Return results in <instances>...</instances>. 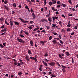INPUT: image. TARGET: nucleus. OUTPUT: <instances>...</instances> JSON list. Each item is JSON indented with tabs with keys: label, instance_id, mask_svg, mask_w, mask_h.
Instances as JSON below:
<instances>
[{
	"label": "nucleus",
	"instance_id": "obj_19",
	"mask_svg": "<svg viewBox=\"0 0 78 78\" xmlns=\"http://www.w3.org/2000/svg\"><path fill=\"white\" fill-rule=\"evenodd\" d=\"M44 56L45 57H47V56H48V53H47V52L45 53Z\"/></svg>",
	"mask_w": 78,
	"mask_h": 78
},
{
	"label": "nucleus",
	"instance_id": "obj_5",
	"mask_svg": "<svg viewBox=\"0 0 78 78\" xmlns=\"http://www.w3.org/2000/svg\"><path fill=\"white\" fill-rule=\"evenodd\" d=\"M25 8H26V9H27V10H28V12H30V9H29V8H28V7L27 5H26Z\"/></svg>",
	"mask_w": 78,
	"mask_h": 78
},
{
	"label": "nucleus",
	"instance_id": "obj_42",
	"mask_svg": "<svg viewBox=\"0 0 78 78\" xmlns=\"http://www.w3.org/2000/svg\"><path fill=\"white\" fill-rule=\"evenodd\" d=\"M46 2V0H44V5H46V4H47V2Z\"/></svg>",
	"mask_w": 78,
	"mask_h": 78
},
{
	"label": "nucleus",
	"instance_id": "obj_56",
	"mask_svg": "<svg viewBox=\"0 0 78 78\" xmlns=\"http://www.w3.org/2000/svg\"><path fill=\"white\" fill-rule=\"evenodd\" d=\"M72 63H74V60H73V58H72Z\"/></svg>",
	"mask_w": 78,
	"mask_h": 78
},
{
	"label": "nucleus",
	"instance_id": "obj_50",
	"mask_svg": "<svg viewBox=\"0 0 78 78\" xmlns=\"http://www.w3.org/2000/svg\"><path fill=\"white\" fill-rule=\"evenodd\" d=\"M30 12H34V11H33V10L32 8H31L30 9Z\"/></svg>",
	"mask_w": 78,
	"mask_h": 78
},
{
	"label": "nucleus",
	"instance_id": "obj_12",
	"mask_svg": "<svg viewBox=\"0 0 78 78\" xmlns=\"http://www.w3.org/2000/svg\"><path fill=\"white\" fill-rule=\"evenodd\" d=\"M13 23H14L15 25H19V23L17 22L13 21Z\"/></svg>",
	"mask_w": 78,
	"mask_h": 78
},
{
	"label": "nucleus",
	"instance_id": "obj_2",
	"mask_svg": "<svg viewBox=\"0 0 78 78\" xmlns=\"http://www.w3.org/2000/svg\"><path fill=\"white\" fill-rule=\"evenodd\" d=\"M29 59H32V60H34V61H35V62H37V57L36 55H35V57L34 58V57H30Z\"/></svg>",
	"mask_w": 78,
	"mask_h": 78
},
{
	"label": "nucleus",
	"instance_id": "obj_13",
	"mask_svg": "<svg viewBox=\"0 0 78 78\" xmlns=\"http://www.w3.org/2000/svg\"><path fill=\"white\" fill-rule=\"evenodd\" d=\"M51 9H52V10H53V11H58V9H55V8H54V7H52L51 8Z\"/></svg>",
	"mask_w": 78,
	"mask_h": 78
},
{
	"label": "nucleus",
	"instance_id": "obj_15",
	"mask_svg": "<svg viewBox=\"0 0 78 78\" xmlns=\"http://www.w3.org/2000/svg\"><path fill=\"white\" fill-rule=\"evenodd\" d=\"M58 23L60 24V25H61V27H62V22L61 21H59L58 22Z\"/></svg>",
	"mask_w": 78,
	"mask_h": 78
},
{
	"label": "nucleus",
	"instance_id": "obj_7",
	"mask_svg": "<svg viewBox=\"0 0 78 78\" xmlns=\"http://www.w3.org/2000/svg\"><path fill=\"white\" fill-rule=\"evenodd\" d=\"M9 23L10 25V27H12V26H13V22L10 21Z\"/></svg>",
	"mask_w": 78,
	"mask_h": 78
},
{
	"label": "nucleus",
	"instance_id": "obj_23",
	"mask_svg": "<svg viewBox=\"0 0 78 78\" xmlns=\"http://www.w3.org/2000/svg\"><path fill=\"white\" fill-rule=\"evenodd\" d=\"M58 55L59 56V57L61 58V59H62V58H63V57L60 54H59Z\"/></svg>",
	"mask_w": 78,
	"mask_h": 78
},
{
	"label": "nucleus",
	"instance_id": "obj_31",
	"mask_svg": "<svg viewBox=\"0 0 78 78\" xmlns=\"http://www.w3.org/2000/svg\"><path fill=\"white\" fill-rule=\"evenodd\" d=\"M61 66L63 68V69H66V68H67V67H66V66H64L62 65Z\"/></svg>",
	"mask_w": 78,
	"mask_h": 78
},
{
	"label": "nucleus",
	"instance_id": "obj_21",
	"mask_svg": "<svg viewBox=\"0 0 78 78\" xmlns=\"http://www.w3.org/2000/svg\"><path fill=\"white\" fill-rule=\"evenodd\" d=\"M71 30H72V29H70V28H68L66 29V30L67 32H69V31H71Z\"/></svg>",
	"mask_w": 78,
	"mask_h": 78
},
{
	"label": "nucleus",
	"instance_id": "obj_35",
	"mask_svg": "<svg viewBox=\"0 0 78 78\" xmlns=\"http://www.w3.org/2000/svg\"><path fill=\"white\" fill-rule=\"evenodd\" d=\"M0 47H1V48H3V47H4V46L3 45V44H0Z\"/></svg>",
	"mask_w": 78,
	"mask_h": 78
},
{
	"label": "nucleus",
	"instance_id": "obj_44",
	"mask_svg": "<svg viewBox=\"0 0 78 78\" xmlns=\"http://www.w3.org/2000/svg\"><path fill=\"white\" fill-rule=\"evenodd\" d=\"M49 38V40H51V39H52V38H53L52 37V36H50Z\"/></svg>",
	"mask_w": 78,
	"mask_h": 78
},
{
	"label": "nucleus",
	"instance_id": "obj_55",
	"mask_svg": "<svg viewBox=\"0 0 78 78\" xmlns=\"http://www.w3.org/2000/svg\"><path fill=\"white\" fill-rule=\"evenodd\" d=\"M20 66H21L23 64V62H21L20 63Z\"/></svg>",
	"mask_w": 78,
	"mask_h": 78
},
{
	"label": "nucleus",
	"instance_id": "obj_46",
	"mask_svg": "<svg viewBox=\"0 0 78 78\" xmlns=\"http://www.w3.org/2000/svg\"><path fill=\"white\" fill-rule=\"evenodd\" d=\"M28 28L29 30H31L32 29V27L31 26H29L28 27Z\"/></svg>",
	"mask_w": 78,
	"mask_h": 78
},
{
	"label": "nucleus",
	"instance_id": "obj_33",
	"mask_svg": "<svg viewBox=\"0 0 78 78\" xmlns=\"http://www.w3.org/2000/svg\"><path fill=\"white\" fill-rule=\"evenodd\" d=\"M23 32L25 33V34H27V35H28V33L27 32V31H23Z\"/></svg>",
	"mask_w": 78,
	"mask_h": 78
},
{
	"label": "nucleus",
	"instance_id": "obj_64",
	"mask_svg": "<svg viewBox=\"0 0 78 78\" xmlns=\"http://www.w3.org/2000/svg\"><path fill=\"white\" fill-rule=\"evenodd\" d=\"M57 4H61V2H60V1H58L57 2Z\"/></svg>",
	"mask_w": 78,
	"mask_h": 78
},
{
	"label": "nucleus",
	"instance_id": "obj_63",
	"mask_svg": "<svg viewBox=\"0 0 78 78\" xmlns=\"http://www.w3.org/2000/svg\"><path fill=\"white\" fill-rule=\"evenodd\" d=\"M70 26H71V25L70 24H69L67 25V27H70Z\"/></svg>",
	"mask_w": 78,
	"mask_h": 78
},
{
	"label": "nucleus",
	"instance_id": "obj_49",
	"mask_svg": "<svg viewBox=\"0 0 78 78\" xmlns=\"http://www.w3.org/2000/svg\"><path fill=\"white\" fill-rule=\"evenodd\" d=\"M23 23H28V21L27 20L24 21Z\"/></svg>",
	"mask_w": 78,
	"mask_h": 78
},
{
	"label": "nucleus",
	"instance_id": "obj_9",
	"mask_svg": "<svg viewBox=\"0 0 78 78\" xmlns=\"http://www.w3.org/2000/svg\"><path fill=\"white\" fill-rule=\"evenodd\" d=\"M32 15L33 16V18L34 19L36 18V16L35 15V14L34 13H32Z\"/></svg>",
	"mask_w": 78,
	"mask_h": 78
},
{
	"label": "nucleus",
	"instance_id": "obj_22",
	"mask_svg": "<svg viewBox=\"0 0 78 78\" xmlns=\"http://www.w3.org/2000/svg\"><path fill=\"white\" fill-rule=\"evenodd\" d=\"M6 31V29H2L1 30V33H3V32H4V31Z\"/></svg>",
	"mask_w": 78,
	"mask_h": 78
},
{
	"label": "nucleus",
	"instance_id": "obj_51",
	"mask_svg": "<svg viewBox=\"0 0 78 78\" xmlns=\"http://www.w3.org/2000/svg\"><path fill=\"white\" fill-rule=\"evenodd\" d=\"M20 36V37H24V36L22 35H21L20 34L19 35Z\"/></svg>",
	"mask_w": 78,
	"mask_h": 78
},
{
	"label": "nucleus",
	"instance_id": "obj_61",
	"mask_svg": "<svg viewBox=\"0 0 78 78\" xmlns=\"http://www.w3.org/2000/svg\"><path fill=\"white\" fill-rule=\"evenodd\" d=\"M17 66L19 67V66H20V63H18V64L17 65Z\"/></svg>",
	"mask_w": 78,
	"mask_h": 78
},
{
	"label": "nucleus",
	"instance_id": "obj_18",
	"mask_svg": "<svg viewBox=\"0 0 78 78\" xmlns=\"http://www.w3.org/2000/svg\"><path fill=\"white\" fill-rule=\"evenodd\" d=\"M8 3V0H5L4 1V4H7Z\"/></svg>",
	"mask_w": 78,
	"mask_h": 78
},
{
	"label": "nucleus",
	"instance_id": "obj_16",
	"mask_svg": "<svg viewBox=\"0 0 78 78\" xmlns=\"http://www.w3.org/2000/svg\"><path fill=\"white\" fill-rule=\"evenodd\" d=\"M43 63L44 65L45 66H48V65H47V64L46 62H44V61H43Z\"/></svg>",
	"mask_w": 78,
	"mask_h": 78
},
{
	"label": "nucleus",
	"instance_id": "obj_37",
	"mask_svg": "<svg viewBox=\"0 0 78 78\" xmlns=\"http://www.w3.org/2000/svg\"><path fill=\"white\" fill-rule=\"evenodd\" d=\"M28 53L29 54H31L32 53H31V51L30 50H28Z\"/></svg>",
	"mask_w": 78,
	"mask_h": 78
},
{
	"label": "nucleus",
	"instance_id": "obj_62",
	"mask_svg": "<svg viewBox=\"0 0 78 78\" xmlns=\"http://www.w3.org/2000/svg\"><path fill=\"white\" fill-rule=\"evenodd\" d=\"M62 17H64V18H66V16H64V15L62 14Z\"/></svg>",
	"mask_w": 78,
	"mask_h": 78
},
{
	"label": "nucleus",
	"instance_id": "obj_28",
	"mask_svg": "<svg viewBox=\"0 0 78 78\" xmlns=\"http://www.w3.org/2000/svg\"><path fill=\"white\" fill-rule=\"evenodd\" d=\"M48 4L50 6H51V5H52V2H51V1H50L49 2Z\"/></svg>",
	"mask_w": 78,
	"mask_h": 78
},
{
	"label": "nucleus",
	"instance_id": "obj_41",
	"mask_svg": "<svg viewBox=\"0 0 78 78\" xmlns=\"http://www.w3.org/2000/svg\"><path fill=\"white\" fill-rule=\"evenodd\" d=\"M52 34H54V35H56L57 34V33H55L53 32H52Z\"/></svg>",
	"mask_w": 78,
	"mask_h": 78
},
{
	"label": "nucleus",
	"instance_id": "obj_52",
	"mask_svg": "<svg viewBox=\"0 0 78 78\" xmlns=\"http://www.w3.org/2000/svg\"><path fill=\"white\" fill-rule=\"evenodd\" d=\"M46 28L47 29H48V30L50 29V27H49V26H46Z\"/></svg>",
	"mask_w": 78,
	"mask_h": 78
},
{
	"label": "nucleus",
	"instance_id": "obj_60",
	"mask_svg": "<svg viewBox=\"0 0 78 78\" xmlns=\"http://www.w3.org/2000/svg\"><path fill=\"white\" fill-rule=\"evenodd\" d=\"M39 70H40V71H42V68L41 67H40L39 68Z\"/></svg>",
	"mask_w": 78,
	"mask_h": 78
},
{
	"label": "nucleus",
	"instance_id": "obj_34",
	"mask_svg": "<svg viewBox=\"0 0 78 78\" xmlns=\"http://www.w3.org/2000/svg\"><path fill=\"white\" fill-rule=\"evenodd\" d=\"M62 5L63 6V7H66V5L65 4H62Z\"/></svg>",
	"mask_w": 78,
	"mask_h": 78
},
{
	"label": "nucleus",
	"instance_id": "obj_25",
	"mask_svg": "<svg viewBox=\"0 0 78 78\" xmlns=\"http://www.w3.org/2000/svg\"><path fill=\"white\" fill-rule=\"evenodd\" d=\"M48 20L49 22H51V21H52L51 18H48Z\"/></svg>",
	"mask_w": 78,
	"mask_h": 78
},
{
	"label": "nucleus",
	"instance_id": "obj_29",
	"mask_svg": "<svg viewBox=\"0 0 78 78\" xmlns=\"http://www.w3.org/2000/svg\"><path fill=\"white\" fill-rule=\"evenodd\" d=\"M19 19H20V20H21V22L23 23L24 21L25 20H23L22 18H19Z\"/></svg>",
	"mask_w": 78,
	"mask_h": 78
},
{
	"label": "nucleus",
	"instance_id": "obj_57",
	"mask_svg": "<svg viewBox=\"0 0 78 78\" xmlns=\"http://www.w3.org/2000/svg\"><path fill=\"white\" fill-rule=\"evenodd\" d=\"M41 32H42L43 33H46V32H45V30H42L41 31Z\"/></svg>",
	"mask_w": 78,
	"mask_h": 78
},
{
	"label": "nucleus",
	"instance_id": "obj_4",
	"mask_svg": "<svg viewBox=\"0 0 78 78\" xmlns=\"http://www.w3.org/2000/svg\"><path fill=\"white\" fill-rule=\"evenodd\" d=\"M49 65L51 66H54V65L55 64V63L54 62H51L49 63Z\"/></svg>",
	"mask_w": 78,
	"mask_h": 78
},
{
	"label": "nucleus",
	"instance_id": "obj_3",
	"mask_svg": "<svg viewBox=\"0 0 78 78\" xmlns=\"http://www.w3.org/2000/svg\"><path fill=\"white\" fill-rule=\"evenodd\" d=\"M25 59L27 61H30V58L28 57V56L26 55L25 56Z\"/></svg>",
	"mask_w": 78,
	"mask_h": 78
},
{
	"label": "nucleus",
	"instance_id": "obj_8",
	"mask_svg": "<svg viewBox=\"0 0 78 78\" xmlns=\"http://www.w3.org/2000/svg\"><path fill=\"white\" fill-rule=\"evenodd\" d=\"M4 7L5 8V9L6 10H7V11H8V9L9 8H8V6H7V5H4Z\"/></svg>",
	"mask_w": 78,
	"mask_h": 78
},
{
	"label": "nucleus",
	"instance_id": "obj_10",
	"mask_svg": "<svg viewBox=\"0 0 78 78\" xmlns=\"http://www.w3.org/2000/svg\"><path fill=\"white\" fill-rule=\"evenodd\" d=\"M52 1V4L54 5L55 3H56V0H51Z\"/></svg>",
	"mask_w": 78,
	"mask_h": 78
},
{
	"label": "nucleus",
	"instance_id": "obj_1",
	"mask_svg": "<svg viewBox=\"0 0 78 78\" xmlns=\"http://www.w3.org/2000/svg\"><path fill=\"white\" fill-rule=\"evenodd\" d=\"M17 41L18 42H20V43H21V44H25V41L23 40L22 39H20L19 37H17Z\"/></svg>",
	"mask_w": 78,
	"mask_h": 78
},
{
	"label": "nucleus",
	"instance_id": "obj_36",
	"mask_svg": "<svg viewBox=\"0 0 78 78\" xmlns=\"http://www.w3.org/2000/svg\"><path fill=\"white\" fill-rule=\"evenodd\" d=\"M5 20V18H1L0 19V20H1V21H3V20Z\"/></svg>",
	"mask_w": 78,
	"mask_h": 78
},
{
	"label": "nucleus",
	"instance_id": "obj_59",
	"mask_svg": "<svg viewBox=\"0 0 78 78\" xmlns=\"http://www.w3.org/2000/svg\"><path fill=\"white\" fill-rule=\"evenodd\" d=\"M6 43H3V45L4 46H6Z\"/></svg>",
	"mask_w": 78,
	"mask_h": 78
},
{
	"label": "nucleus",
	"instance_id": "obj_17",
	"mask_svg": "<svg viewBox=\"0 0 78 78\" xmlns=\"http://www.w3.org/2000/svg\"><path fill=\"white\" fill-rule=\"evenodd\" d=\"M65 53L67 56H70V54H69V51L66 52Z\"/></svg>",
	"mask_w": 78,
	"mask_h": 78
},
{
	"label": "nucleus",
	"instance_id": "obj_54",
	"mask_svg": "<svg viewBox=\"0 0 78 78\" xmlns=\"http://www.w3.org/2000/svg\"><path fill=\"white\" fill-rule=\"evenodd\" d=\"M57 64H58V66H59V67H61V65H60V64H59V63H58V62H57Z\"/></svg>",
	"mask_w": 78,
	"mask_h": 78
},
{
	"label": "nucleus",
	"instance_id": "obj_27",
	"mask_svg": "<svg viewBox=\"0 0 78 78\" xmlns=\"http://www.w3.org/2000/svg\"><path fill=\"white\" fill-rule=\"evenodd\" d=\"M5 23L6 25H9V23H8L6 21V20H5Z\"/></svg>",
	"mask_w": 78,
	"mask_h": 78
},
{
	"label": "nucleus",
	"instance_id": "obj_53",
	"mask_svg": "<svg viewBox=\"0 0 78 78\" xmlns=\"http://www.w3.org/2000/svg\"><path fill=\"white\" fill-rule=\"evenodd\" d=\"M68 15L69 16H73V14H69Z\"/></svg>",
	"mask_w": 78,
	"mask_h": 78
},
{
	"label": "nucleus",
	"instance_id": "obj_11",
	"mask_svg": "<svg viewBox=\"0 0 78 78\" xmlns=\"http://www.w3.org/2000/svg\"><path fill=\"white\" fill-rule=\"evenodd\" d=\"M52 42L54 43V44H55V45H56V44H57V42L56 41H55V40H53L52 41Z\"/></svg>",
	"mask_w": 78,
	"mask_h": 78
},
{
	"label": "nucleus",
	"instance_id": "obj_20",
	"mask_svg": "<svg viewBox=\"0 0 78 78\" xmlns=\"http://www.w3.org/2000/svg\"><path fill=\"white\" fill-rule=\"evenodd\" d=\"M58 36H59V38H57V40H58V41H59V40H60V39H61V35H59Z\"/></svg>",
	"mask_w": 78,
	"mask_h": 78
},
{
	"label": "nucleus",
	"instance_id": "obj_47",
	"mask_svg": "<svg viewBox=\"0 0 78 78\" xmlns=\"http://www.w3.org/2000/svg\"><path fill=\"white\" fill-rule=\"evenodd\" d=\"M52 19L53 20V22H54L55 21V17L53 16H52Z\"/></svg>",
	"mask_w": 78,
	"mask_h": 78
},
{
	"label": "nucleus",
	"instance_id": "obj_43",
	"mask_svg": "<svg viewBox=\"0 0 78 78\" xmlns=\"http://www.w3.org/2000/svg\"><path fill=\"white\" fill-rule=\"evenodd\" d=\"M5 26L3 25V26H2L1 28H2V29H3V28H5Z\"/></svg>",
	"mask_w": 78,
	"mask_h": 78
},
{
	"label": "nucleus",
	"instance_id": "obj_40",
	"mask_svg": "<svg viewBox=\"0 0 78 78\" xmlns=\"http://www.w3.org/2000/svg\"><path fill=\"white\" fill-rule=\"evenodd\" d=\"M68 2H69L70 4H72V1H71V0H69L68 1Z\"/></svg>",
	"mask_w": 78,
	"mask_h": 78
},
{
	"label": "nucleus",
	"instance_id": "obj_38",
	"mask_svg": "<svg viewBox=\"0 0 78 78\" xmlns=\"http://www.w3.org/2000/svg\"><path fill=\"white\" fill-rule=\"evenodd\" d=\"M51 76H52V77H53L55 78V77H56V76L54 75L53 74H51Z\"/></svg>",
	"mask_w": 78,
	"mask_h": 78
},
{
	"label": "nucleus",
	"instance_id": "obj_39",
	"mask_svg": "<svg viewBox=\"0 0 78 78\" xmlns=\"http://www.w3.org/2000/svg\"><path fill=\"white\" fill-rule=\"evenodd\" d=\"M62 70L63 71V73H65L66 72V69H62Z\"/></svg>",
	"mask_w": 78,
	"mask_h": 78
},
{
	"label": "nucleus",
	"instance_id": "obj_32",
	"mask_svg": "<svg viewBox=\"0 0 78 78\" xmlns=\"http://www.w3.org/2000/svg\"><path fill=\"white\" fill-rule=\"evenodd\" d=\"M30 44L31 45L32 47H33V41H30Z\"/></svg>",
	"mask_w": 78,
	"mask_h": 78
},
{
	"label": "nucleus",
	"instance_id": "obj_58",
	"mask_svg": "<svg viewBox=\"0 0 78 78\" xmlns=\"http://www.w3.org/2000/svg\"><path fill=\"white\" fill-rule=\"evenodd\" d=\"M77 26H75V27L74 28V29H75L76 30H77Z\"/></svg>",
	"mask_w": 78,
	"mask_h": 78
},
{
	"label": "nucleus",
	"instance_id": "obj_6",
	"mask_svg": "<svg viewBox=\"0 0 78 78\" xmlns=\"http://www.w3.org/2000/svg\"><path fill=\"white\" fill-rule=\"evenodd\" d=\"M13 60L14 61V64L16 65H17V62L16 61V59H13Z\"/></svg>",
	"mask_w": 78,
	"mask_h": 78
},
{
	"label": "nucleus",
	"instance_id": "obj_48",
	"mask_svg": "<svg viewBox=\"0 0 78 78\" xmlns=\"http://www.w3.org/2000/svg\"><path fill=\"white\" fill-rule=\"evenodd\" d=\"M44 61L45 62H48V61H49V60H48L47 59H44Z\"/></svg>",
	"mask_w": 78,
	"mask_h": 78
},
{
	"label": "nucleus",
	"instance_id": "obj_14",
	"mask_svg": "<svg viewBox=\"0 0 78 78\" xmlns=\"http://www.w3.org/2000/svg\"><path fill=\"white\" fill-rule=\"evenodd\" d=\"M12 5L13 7L14 8H16V3H13L12 4Z\"/></svg>",
	"mask_w": 78,
	"mask_h": 78
},
{
	"label": "nucleus",
	"instance_id": "obj_45",
	"mask_svg": "<svg viewBox=\"0 0 78 78\" xmlns=\"http://www.w3.org/2000/svg\"><path fill=\"white\" fill-rule=\"evenodd\" d=\"M63 30L64 29L61 30V32H62V33H64V32H65V30Z\"/></svg>",
	"mask_w": 78,
	"mask_h": 78
},
{
	"label": "nucleus",
	"instance_id": "obj_24",
	"mask_svg": "<svg viewBox=\"0 0 78 78\" xmlns=\"http://www.w3.org/2000/svg\"><path fill=\"white\" fill-rule=\"evenodd\" d=\"M40 43L41 44H42L43 45H44V41H40Z\"/></svg>",
	"mask_w": 78,
	"mask_h": 78
},
{
	"label": "nucleus",
	"instance_id": "obj_30",
	"mask_svg": "<svg viewBox=\"0 0 78 78\" xmlns=\"http://www.w3.org/2000/svg\"><path fill=\"white\" fill-rule=\"evenodd\" d=\"M39 27H37V28H36L34 29V31H36V30H37L39 29Z\"/></svg>",
	"mask_w": 78,
	"mask_h": 78
},
{
	"label": "nucleus",
	"instance_id": "obj_26",
	"mask_svg": "<svg viewBox=\"0 0 78 78\" xmlns=\"http://www.w3.org/2000/svg\"><path fill=\"white\" fill-rule=\"evenodd\" d=\"M18 75H19V76H21V75H22L23 73L22 72H19V73H18Z\"/></svg>",
	"mask_w": 78,
	"mask_h": 78
}]
</instances>
